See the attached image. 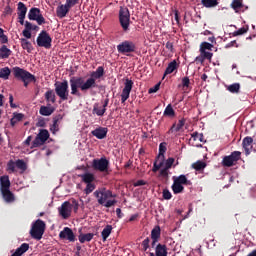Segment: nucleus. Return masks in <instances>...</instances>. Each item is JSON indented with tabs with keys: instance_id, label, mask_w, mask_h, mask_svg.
Listing matches in <instances>:
<instances>
[{
	"instance_id": "47",
	"label": "nucleus",
	"mask_w": 256,
	"mask_h": 256,
	"mask_svg": "<svg viewBox=\"0 0 256 256\" xmlns=\"http://www.w3.org/2000/svg\"><path fill=\"white\" fill-rule=\"evenodd\" d=\"M213 49V46L209 42H203L200 45V51H211Z\"/></svg>"
},
{
	"instance_id": "58",
	"label": "nucleus",
	"mask_w": 256,
	"mask_h": 256,
	"mask_svg": "<svg viewBox=\"0 0 256 256\" xmlns=\"http://www.w3.org/2000/svg\"><path fill=\"white\" fill-rule=\"evenodd\" d=\"M22 35L26 38V39H31V30L25 28L22 32Z\"/></svg>"
},
{
	"instance_id": "54",
	"label": "nucleus",
	"mask_w": 256,
	"mask_h": 256,
	"mask_svg": "<svg viewBox=\"0 0 256 256\" xmlns=\"http://www.w3.org/2000/svg\"><path fill=\"white\" fill-rule=\"evenodd\" d=\"M69 10H71L72 7H75L77 5V0H66V3L64 4Z\"/></svg>"
},
{
	"instance_id": "42",
	"label": "nucleus",
	"mask_w": 256,
	"mask_h": 256,
	"mask_svg": "<svg viewBox=\"0 0 256 256\" xmlns=\"http://www.w3.org/2000/svg\"><path fill=\"white\" fill-rule=\"evenodd\" d=\"M173 181L180 185H187V176L180 175L178 177H173Z\"/></svg>"
},
{
	"instance_id": "63",
	"label": "nucleus",
	"mask_w": 256,
	"mask_h": 256,
	"mask_svg": "<svg viewBox=\"0 0 256 256\" xmlns=\"http://www.w3.org/2000/svg\"><path fill=\"white\" fill-rule=\"evenodd\" d=\"M9 103H10V107H12V109H15V107H17V105H15L13 103V95H11V94L9 96Z\"/></svg>"
},
{
	"instance_id": "10",
	"label": "nucleus",
	"mask_w": 256,
	"mask_h": 256,
	"mask_svg": "<svg viewBox=\"0 0 256 256\" xmlns=\"http://www.w3.org/2000/svg\"><path fill=\"white\" fill-rule=\"evenodd\" d=\"M92 167L96 171L105 173L109 169V160L107 158L94 159L92 162Z\"/></svg>"
},
{
	"instance_id": "26",
	"label": "nucleus",
	"mask_w": 256,
	"mask_h": 256,
	"mask_svg": "<svg viewBox=\"0 0 256 256\" xmlns=\"http://www.w3.org/2000/svg\"><path fill=\"white\" fill-rule=\"evenodd\" d=\"M20 43H21L22 49H25V51H27V53H31V51H33V44H31V42H29V40H27L25 38H21Z\"/></svg>"
},
{
	"instance_id": "11",
	"label": "nucleus",
	"mask_w": 256,
	"mask_h": 256,
	"mask_svg": "<svg viewBox=\"0 0 256 256\" xmlns=\"http://www.w3.org/2000/svg\"><path fill=\"white\" fill-rule=\"evenodd\" d=\"M120 24L124 31L129 30V22H130V14L129 10L127 8H121L120 9Z\"/></svg>"
},
{
	"instance_id": "32",
	"label": "nucleus",
	"mask_w": 256,
	"mask_h": 256,
	"mask_svg": "<svg viewBox=\"0 0 256 256\" xmlns=\"http://www.w3.org/2000/svg\"><path fill=\"white\" fill-rule=\"evenodd\" d=\"M9 75H11V69H9V67L0 68V79L7 81Z\"/></svg>"
},
{
	"instance_id": "20",
	"label": "nucleus",
	"mask_w": 256,
	"mask_h": 256,
	"mask_svg": "<svg viewBox=\"0 0 256 256\" xmlns=\"http://www.w3.org/2000/svg\"><path fill=\"white\" fill-rule=\"evenodd\" d=\"M11 187V181H9V176L0 177V191L9 190Z\"/></svg>"
},
{
	"instance_id": "39",
	"label": "nucleus",
	"mask_w": 256,
	"mask_h": 256,
	"mask_svg": "<svg viewBox=\"0 0 256 256\" xmlns=\"http://www.w3.org/2000/svg\"><path fill=\"white\" fill-rule=\"evenodd\" d=\"M53 114V110L47 106H41L40 115H44L45 117H49V115Z\"/></svg>"
},
{
	"instance_id": "40",
	"label": "nucleus",
	"mask_w": 256,
	"mask_h": 256,
	"mask_svg": "<svg viewBox=\"0 0 256 256\" xmlns=\"http://www.w3.org/2000/svg\"><path fill=\"white\" fill-rule=\"evenodd\" d=\"M164 117H175V110H173V106L169 104L164 110Z\"/></svg>"
},
{
	"instance_id": "25",
	"label": "nucleus",
	"mask_w": 256,
	"mask_h": 256,
	"mask_svg": "<svg viewBox=\"0 0 256 256\" xmlns=\"http://www.w3.org/2000/svg\"><path fill=\"white\" fill-rule=\"evenodd\" d=\"M29 251V244L23 243L11 256H21Z\"/></svg>"
},
{
	"instance_id": "24",
	"label": "nucleus",
	"mask_w": 256,
	"mask_h": 256,
	"mask_svg": "<svg viewBox=\"0 0 256 256\" xmlns=\"http://www.w3.org/2000/svg\"><path fill=\"white\" fill-rule=\"evenodd\" d=\"M251 145H253V138L246 137L243 140V148L245 150L246 155H249L251 153Z\"/></svg>"
},
{
	"instance_id": "13",
	"label": "nucleus",
	"mask_w": 256,
	"mask_h": 256,
	"mask_svg": "<svg viewBox=\"0 0 256 256\" xmlns=\"http://www.w3.org/2000/svg\"><path fill=\"white\" fill-rule=\"evenodd\" d=\"M12 73L16 79H20L21 81H23L33 75L29 71H27L23 68L17 67V66L12 69Z\"/></svg>"
},
{
	"instance_id": "52",
	"label": "nucleus",
	"mask_w": 256,
	"mask_h": 256,
	"mask_svg": "<svg viewBox=\"0 0 256 256\" xmlns=\"http://www.w3.org/2000/svg\"><path fill=\"white\" fill-rule=\"evenodd\" d=\"M50 131H51L53 134H56L57 131H59L58 120H54L53 125L50 127Z\"/></svg>"
},
{
	"instance_id": "49",
	"label": "nucleus",
	"mask_w": 256,
	"mask_h": 256,
	"mask_svg": "<svg viewBox=\"0 0 256 256\" xmlns=\"http://www.w3.org/2000/svg\"><path fill=\"white\" fill-rule=\"evenodd\" d=\"M190 141H200V143H203V134L197 132L193 133Z\"/></svg>"
},
{
	"instance_id": "62",
	"label": "nucleus",
	"mask_w": 256,
	"mask_h": 256,
	"mask_svg": "<svg viewBox=\"0 0 256 256\" xmlns=\"http://www.w3.org/2000/svg\"><path fill=\"white\" fill-rule=\"evenodd\" d=\"M143 185H145V181L143 180H138L134 183V187H141Z\"/></svg>"
},
{
	"instance_id": "1",
	"label": "nucleus",
	"mask_w": 256,
	"mask_h": 256,
	"mask_svg": "<svg viewBox=\"0 0 256 256\" xmlns=\"http://www.w3.org/2000/svg\"><path fill=\"white\" fill-rule=\"evenodd\" d=\"M105 74V70L103 67H98L96 71L91 73V77L84 80L83 78H71L70 79V87H71V95H77L78 97L81 95L80 91L84 93L89 91V89H95L97 87V79H101Z\"/></svg>"
},
{
	"instance_id": "30",
	"label": "nucleus",
	"mask_w": 256,
	"mask_h": 256,
	"mask_svg": "<svg viewBox=\"0 0 256 256\" xmlns=\"http://www.w3.org/2000/svg\"><path fill=\"white\" fill-rule=\"evenodd\" d=\"M176 69H177V61L174 60L168 64V66L165 70L164 76L171 75V73H173V71H175Z\"/></svg>"
},
{
	"instance_id": "43",
	"label": "nucleus",
	"mask_w": 256,
	"mask_h": 256,
	"mask_svg": "<svg viewBox=\"0 0 256 256\" xmlns=\"http://www.w3.org/2000/svg\"><path fill=\"white\" fill-rule=\"evenodd\" d=\"M8 173H15L17 171V164L15 161L10 160L7 164Z\"/></svg>"
},
{
	"instance_id": "14",
	"label": "nucleus",
	"mask_w": 256,
	"mask_h": 256,
	"mask_svg": "<svg viewBox=\"0 0 256 256\" xmlns=\"http://www.w3.org/2000/svg\"><path fill=\"white\" fill-rule=\"evenodd\" d=\"M47 139H49V131L40 130L33 142V147H39V145H43Z\"/></svg>"
},
{
	"instance_id": "9",
	"label": "nucleus",
	"mask_w": 256,
	"mask_h": 256,
	"mask_svg": "<svg viewBox=\"0 0 256 256\" xmlns=\"http://www.w3.org/2000/svg\"><path fill=\"white\" fill-rule=\"evenodd\" d=\"M38 47H44L45 49H51V36L45 31H42L37 37Z\"/></svg>"
},
{
	"instance_id": "61",
	"label": "nucleus",
	"mask_w": 256,
	"mask_h": 256,
	"mask_svg": "<svg viewBox=\"0 0 256 256\" xmlns=\"http://www.w3.org/2000/svg\"><path fill=\"white\" fill-rule=\"evenodd\" d=\"M189 83H190V80H189L188 77H184V78L182 79V85H183V87H189Z\"/></svg>"
},
{
	"instance_id": "55",
	"label": "nucleus",
	"mask_w": 256,
	"mask_h": 256,
	"mask_svg": "<svg viewBox=\"0 0 256 256\" xmlns=\"http://www.w3.org/2000/svg\"><path fill=\"white\" fill-rule=\"evenodd\" d=\"M24 83V87H27L29 85V83H31L32 81H35V76H29L27 79L22 80Z\"/></svg>"
},
{
	"instance_id": "31",
	"label": "nucleus",
	"mask_w": 256,
	"mask_h": 256,
	"mask_svg": "<svg viewBox=\"0 0 256 256\" xmlns=\"http://www.w3.org/2000/svg\"><path fill=\"white\" fill-rule=\"evenodd\" d=\"M113 231V226L107 225L101 232L103 241H107V238L109 235H111V232Z\"/></svg>"
},
{
	"instance_id": "45",
	"label": "nucleus",
	"mask_w": 256,
	"mask_h": 256,
	"mask_svg": "<svg viewBox=\"0 0 256 256\" xmlns=\"http://www.w3.org/2000/svg\"><path fill=\"white\" fill-rule=\"evenodd\" d=\"M239 89H241L239 83H234L228 86V91H230V93H239Z\"/></svg>"
},
{
	"instance_id": "23",
	"label": "nucleus",
	"mask_w": 256,
	"mask_h": 256,
	"mask_svg": "<svg viewBox=\"0 0 256 256\" xmlns=\"http://www.w3.org/2000/svg\"><path fill=\"white\" fill-rule=\"evenodd\" d=\"M1 194L6 203H13L15 201V195H13L11 190H2Z\"/></svg>"
},
{
	"instance_id": "19",
	"label": "nucleus",
	"mask_w": 256,
	"mask_h": 256,
	"mask_svg": "<svg viewBox=\"0 0 256 256\" xmlns=\"http://www.w3.org/2000/svg\"><path fill=\"white\" fill-rule=\"evenodd\" d=\"M159 237H161V228L156 226L151 231V239H152V247H155V243L159 241Z\"/></svg>"
},
{
	"instance_id": "16",
	"label": "nucleus",
	"mask_w": 256,
	"mask_h": 256,
	"mask_svg": "<svg viewBox=\"0 0 256 256\" xmlns=\"http://www.w3.org/2000/svg\"><path fill=\"white\" fill-rule=\"evenodd\" d=\"M60 239H66L73 243L75 241V233L69 227H65L59 234Z\"/></svg>"
},
{
	"instance_id": "7",
	"label": "nucleus",
	"mask_w": 256,
	"mask_h": 256,
	"mask_svg": "<svg viewBox=\"0 0 256 256\" xmlns=\"http://www.w3.org/2000/svg\"><path fill=\"white\" fill-rule=\"evenodd\" d=\"M135 49H136L135 43L129 40H125L117 45V51L122 55H126V53H133L135 52Z\"/></svg>"
},
{
	"instance_id": "33",
	"label": "nucleus",
	"mask_w": 256,
	"mask_h": 256,
	"mask_svg": "<svg viewBox=\"0 0 256 256\" xmlns=\"http://www.w3.org/2000/svg\"><path fill=\"white\" fill-rule=\"evenodd\" d=\"M156 256H167V247H165V245L158 244L156 247Z\"/></svg>"
},
{
	"instance_id": "44",
	"label": "nucleus",
	"mask_w": 256,
	"mask_h": 256,
	"mask_svg": "<svg viewBox=\"0 0 256 256\" xmlns=\"http://www.w3.org/2000/svg\"><path fill=\"white\" fill-rule=\"evenodd\" d=\"M105 111H107L106 108H99L98 105H95L93 108V113L98 117H103V115H105Z\"/></svg>"
},
{
	"instance_id": "34",
	"label": "nucleus",
	"mask_w": 256,
	"mask_h": 256,
	"mask_svg": "<svg viewBox=\"0 0 256 256\" xmlns=\"http://www.w3.org/2000/svg\"><path fill=\"white\" fill-rule=\"evenodd\" d=\"M23 117L24 116L21 113L14 114L13 118L10 120L12 127H15V125H17V123H19V121H23Z\"/></svg>"
},
{
	"instance_id": "22",
	"label": "nucleus",
	"mask_w": 256,
	"mask_h": 256,
	"mask_svg": "<svg viewBox=\"0 0 256 256\" xmlns=\"http://www.w3.org/2000/svg\"><path fill=\"white\" fill-rule=\"evenodd\" d=\"M69 11L70 10L67 8V6L62 4L56 9L57 17H59V19H63L64 17H67V13H69Z\"/></svg>"
},
{
	"instance_id": "37",
	"label": "nucleus",
	"mask_w": 256,
	"mask_h": 256,
	"mask_svg": "<svg viewBox=\"0 0 256 256\" xmlns=\"http://www.w3.org/2000/svg\"><path fill=\"white\" fill-rule=\"evenodd\" d=\"M45 99L48 103H55V92L49 90L45 93Z\"/></svg>"
},
{
	"instance_id": "38",
	"label": "nucleus",
	"mask_w": 256,
	"mask_h": 256,
	"mask_svg": "<svg viewBox=\"0 0 256 256\" xmlns=\"http://www.w3.org/2000/svg\"><path fill=\"white\" fill-rule=\"evenodd\" d=\"M94 237L93 233H88V234H81L79 236V241L80 243H85L86 241H91Z\"/></svg>"
},
{
	"instance_id": "4",
	"label": "nucleus",
	"mask_w": 256,
	"mask_h": 256,
	"mask_svg": "<svg viewBox=\"0 0 256 256\" xmlns=\"http://www.w3.org/2000/svg\"><path fill=\"white\" fill-rule=\"evenodd\" d=\"M73 210L75 213L79 210V203L75 200L72 204L69 201H65L61 207L58 208L59 215L62 219H69Z\"/></svg>"
},
{
	"instance_id": "6",
	"label": "nucleus",
	"mask_w": 256,
	"mask_h": 256,
	"mask_svg": "<svg viewBox=\"0 0 256 256\" xmlns=\"http://www.w3.org/2000/svg\"><path fill=\"white\" fill-rule=\"evenodd\" d=\"M43 233H45V222L38 219L32 225V228L30 230L31 237H33V239H36L37 241H40V239L43 238Z\"/></svg>"
},
{
	"instance_id": "17",
	"label": "nucleus",
	"mask_w": 256,
	"mask_h": 256,
	"mask_svg": "<svg viewBox=\"0 0 256 256\" xmlns=\"http://www.w3.org/2000/svg\"><path fill=\"white\" fill-rule=\"evenodd\" d=\"M108 129L105 127H98L94 129L91 134L96 137V139H105L107 137Z\"/></svg>"
},
{
	"instance_id": "18",
	"label": "nucleus",
	"mask_w": 256,
	"mask_h": 256,
	"mask_svg": "<svg viewBox=\"0 0 256 256\" xmlns=\"http://www.w3.org/2000/svg\"><path fill=\"white\" fill-rule=\"evenodd\" d=\"M212 57H213V53L207 50H200V55L196 57V61H198V63H203L205 59H208L209 61H211Z\"/></svg>"
},
{
	"instance_id": "41",
	"label": "nucleus",
	"mask_w": 256,
	"mask_h": 256,
	"mask_svg": "<svg viewBox=\"0 0 256 256\" xmlns=\"http://www.w3.org/2000/svg\"><path fill=\"white\" fill-rule=\"evenodd\" d=\"M201 3L204 7H207V8L217 7L218 5L217 0H202Z\"/></svg>"
},
{
	"instance_id": "51",
	"label": "nucleus",
	"mask_w": 256,
	"mask_h": 256,
	"mask_svg": "<svg viewBox=\"0 0 256 256\" xmlns=\"http://www.w3.org/2000/svg\"><path fill=\"white\" fill-rule=\"evenodd\" d=\"M16 168L21 169V171H25L27 169V165L23 160H17L16 161Z\"/></svg>"
},
{
	"instance_id": "59",
	"label": "nucleus",
	"mask_w": 256,
	"mask_h": 256,
	"mask_svg": "<svg viewBox=\"0 0 256 256\" xmlns=\"http://www.w3.org/2000/svg\"><path fill=\"white\" fill-rule=\"evenodd\" d=\"M163 197H164V199L169 200L173 196L171 195L169 190L165 189V190H163Z\"/></svg>"
},
{
	"instance_id": "50",
	"label": "nucleus",
	"mask_w": 256,
	"mask_h": 256,
	"mask_svg": "<svg viewBox=\"0 0 256 256\" xmlns=\"http://www.w3.org/2000/svg\"><path fill=\"white\" fill-rule=\"evenodd\" d=\"M93 191H95V184H93V182L86 184V188H85L86 195H89V193H93Z\"/></svg>"
},
{
	"instance_id": "46",
	"label": "nucleus",
	"mask_w": 256,
	"mask_h": 256,
	"mask_svg": "<svg viewBox=\"0 0 256 256\" xmlns=\"http://www.w3.org/2000/svg\"><path fill=\"white\" fill-rule=\"evenodd\" d=\"M241 7H243V1H241V0H234V1L232 2V8H233L236 12H238L239 9H241Z\"/></svg>"
},
{
	"instance_id": "35",
	"label": "nucleus",
	"mask_w": 256,
	"mask_h": 256,
	"mask_svg": "<svg viewBox=\"0 0 256 256\" xmlns=\"http://www.w3.org/2000/svg\"><path fill=\"white\" fill-rule=\"evenodd\" d=\"M183 185L182 184H179L178 182H173V185H172V191L173 193H175V195L179 194V193H183Z\"/></svg>"
},
{
	"instance_id": "8",
	"label": "nucleus",
	"mask_w": 256,
	"mask_h": 256,
	"mask_svg": "<svg viewBox=\"0 0 256 256\" xmlns=\"http://www.w3.org/2000/svg\"><path fill=\"white\" fill-rule=\"evenodd\" d=\"M241 159V152L234 151L229 156H225L222 160V165L224 167H233Z\"/></svg>"
},
{
	"instance_id": "12",
	"label": "nucleus",
	"mask_w": 256,
	"mask_h": 256,
	"mask_svg": "<svg viewBox=\"0 0 256 256\" xmlns=\"http://www.w3.org/2000/svg\"><path fill=\"white\" fill-rule=\"evenodd\" d=\"M28 18L30 21H36L38 25H43V23H45V18L41 15V10H39V8H32L28 13Z\"/></svg>"
},
{
	"instance_id": "48",
	"label": "nucleus",
	"mask_w": 256,
	"mask_h": 256,
	"mask_svg": "<svg viewBox=\"0 0 256 256\" xmlns=\"http://www.w3.org/2000/svg\"><path fill=\"white\" fill-rule=\"evenodd\" d=\"M247 31H249V26H247L246 28L242 27L239 30L233 32V36L237 37L239 35H245V33H247Z\"/></svg>"
},
{
	"instance_id": "60",
	"label": "nucleus",
	"mask_w": 256,
	"mask_h": 256,
	"mask_svg": "<svg viewBox=\"0 0 256 256\" xmlns=\"http://www.w3.org/2000/svg\"><path fill=\"white\" fill-rule=\"evenodd\" d=\"M142 247L144 251H147V249H149V238H146L145 240H143Z\"/></svg>"
},
{
	"instance_id": "3",
	"label": "nucleus",
	"mask_w": 256,
	"mask_h": 256,
	"mask_svg": "<svg viewBox=\"0 0 256 256\" xmlns=\"http://www.w3.org/2000/svg\"><path fill=\"white\" fill-rule=\"evenodd\" d=\"M94 196L96 197L98 204L107 209L117 204V200H115L116 195L109 189L100 188L94 192Z\"/></svg>"
},
{
	"instance_id": "36",
	"label": "nucleus",
	"mask_w": 256,
	"mask_h": 256,
	"mask_svg": "<svg viewBox=\"0 0 256 256\" xmlns=\"http://www.w3.org/2000/svg\"><path fill=\"white\" fill-rule=\"evenodd\" d=\"M193 169L196 171H203L207 167V164L203 161H197L194 164H192Z\"/></svg>"
},
{
	"instance_id": "27",
	"label": "nucleus",
	"mask_w": 256,
	"mask_h": 256,
	"mask_svg": "<svg viewBox=\"0 0 256 256\" xmlns=\"http://www.w3.org/2000/svg\"><path fill=\"white\" fill-rule=\"evenodd\" d=\"M11 56V49L7 48L5 45H3L0 48V59H8V57Z\"/></svg>"
},
{
	"instance_id": "56",
	"label": "nucleus",
	"mask_w": 256,
	"mask_h": 256,
	"mask_svg": "<svg viewBox=\"0 0 256 256\" xmlns=\"http://www.w3.org/2000/svg\"><path fill=\"white\" fill-rule=\"evenodd\" d=\"M25 29H28L29 31H35V29H37V26H33V24L26 21L25 22Z\"/></svg>"
},
{
	"instance_id": "57",
	"label": "nucleus",
	"mask_w": 256,
	"mask_h": 256,
	"mask_svg": "<svg viewBox=\"0 0 256 256\" xmlns=\"http://www.w3.org/2000/svg\"><path fill=\"white\" fill-rule=\"evenodd\" d=\"M159 87H161V83H158L154 87L150 88L148 93H157L159 91Z\"/></svg>"
},
{
	"instance_id": "53",
	"label": "nucleus",
	"mask_w": 256,
	"mask_h": 256,
	"mask_svg": "<svg viewBox=\"0 0 256 256\" xmlns=\"http://www.w3.org/2000/svg\"><path fill=\"white\" fill-rule=\"evenodd\" d=\"M9 39L7 38V35H5V32L3 31L2 28H0V42L1 43H7Z\"/></svg>"
},
{
	"instance_id": "21",
	"label": "nucleus",
	"mask_w": 256,
	"mask_h": 256,
	"mask_svg": "<svg viewBox=\"0 0 256 256\" xmlns=\"http://www.w3.org/2000/svg\"><path fill=\"white\" fill-rule=\"evenodd\" d=\"M184 126H185V120L183 119L179 120L177 124H173V126L169 129L168 131L169 135L173 133H179V131H181V129H183Z\"/></svg>"
},
{
	"instance_id": "5",
	"label": "nucleus",
	"mask_w": 256,
	"mask_h": 256,
	"mask_svg": "<svg viewBox=\"0 0 256 256\" xmlns=\"http://www.w3.org/2000/svg\"><path fill=\"white\" fill-rule=\"evenodd\" d=\"M54 85L56 95H58L62 101H67V99H69V83L67 80L56 82Z\"/></svg>"
},
{
	"instance_id": "28",
	"label": "nucleus",
	"mask_w": 256,
	"mask_h": 256,
	"mask_svg": "<svg viewBox=\"0 0 256 256\" xmlns=\"http://www.w3.org/2000/svg\"><path fill=\"white\" fill-rule=\"evenodd\" d=\"M18 17H26L27 15V6L23 2L18 3Z\"/></svg>"
},
{
	"instance_id": "15",
	"label": "nucleus",
	"mask_w": 256,
	"mask_h": 256,
	"mask_svg": "<svg viewBox=\"0 0 256 256\" xmlns=\"http://www.w3.org/2000/svg\"><path fill=\"white\" fill-rule=\"evenodd\" d=\"M131 89H133V81L127 79L121 94L122 103H125V101L129 99V95H131Z\"/></svg>"
},
{
	"instance_id": "64",
	"label": "nucleus",
	"mask_w": 256,
	"mask_h": 256,
	"mask_svg": "<svg viewBox=\"0 0 256 256\" xmlns=\"http://www.w3.org/2000/svg\"><path fill=\"white\" fill-rule=\"evenodd\" d=\"M166 49H168V51H173V43L167 42L166 43Z\"/></svg>"
},
{
	"instance_id": "2",
	"label": "nucleus",
	"mask_w": 256,
	"mask_h": 256,
	"mask_svg": "<svg viewBox=\"0 0 256 256\" xmlns=\"http://www.w3.org/2000/svg\"><path fill=\"white\" fill-rule=\"evenodd\" d=\"M165 151H167V147H165V144L161 143L159 146V155L156 158L152 169L154 173H157L160 169L161 177H167L169 175V169H171V167H173V163H175L174 158H168L165 160Z\"/></svg>"
},
{
	"instance_id": "29",
	"label": "nucleus",
	"mask_w": 256,
	"mask_h": 256,
	"mask_svg": "<svg viewBox=\"0 0 256 256\" xmlns=\"http://www.w3.org/2000/svg\"><path fill=\"white\" fill-rule=\"evenodd\" d=\"M82 181L86 184L93 183L95 181V175L91 173H85L80 175Z\"/></svg>"
}]
</instances>
